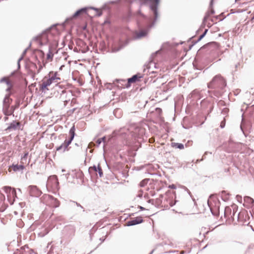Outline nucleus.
<instances>
[{
    "instance_id": "7ed1b4c3",
    "label": "nucleus",
    "mask_w": 254,
    "mask_h": 254,
    "mask_svg": "<svg viewBox=\"0 0 254 254\" xmlns=\"http://www.w3.org/2000/svg\"><path fill=\"white\" fill-rule=\"evenodd\" d=\"M232 209L230 207H226L225 209L224 215L227 219H232L235 220V215L237 211L238 207L234 205L232 206Z\"/></svg>"
},
{
    "instance_id": "4468645a",
    "label": "nucleus",
    "mask_w": 254,
    "mask_h": 254,
    "mask_svg": "<svg viewBox=\"0 0 254 254\" xmlns=\"http://www.w3.org/2000/svg\"><path fill=\"white\" fill-rule=\"evenodd\" d=\"M0 82H4L7 86L6 89L7 91H9L12 87V81L10 80L9 77H5L1 79Z\"/></svg>"
},
{
    "instance_id": "dca6fc26",
    "label": "nucleus",
    "mask_w": 254,
    "mask_h": 254,
    "mask_svg": "<svg viewBox=\"0 0 254 254\" xmlns=\"http://www.w3.org/2000/svg\"><path fill=\"white\" fill-rule=\"evenodd\" d=\"M88 8H89L87 7H84L77 10L72 16V18H76L83 13H86L87 10Z\"/></svg>"
},
{
    "instance_id": "f03ea898",
    "label": "nucleus",
    "mask_w": 254,
    "mask_h": 254,
    "mask_svg": "<svg viewBox=\"0 0 254 254\" xmlns=\"http://www.w3.org/2000/svg\"><path fill=\"white\" fill-rule=\"evenodd\" d=\"M50 30H48L42 32L40 35L37 36L35 40L36 42L41 45L47 44L48 42V33Z\"/></svg>"
},
{
    "instance_id": "c756f323",
    "label": "nucleus",
    "mask_w": 254,
    "mask_h": 254,
    "mask_svg": "<svg viewBox=\"0 0 254 254\" xmlns=\"http://www.w3.org/2000/svg\"><path fill=\"white\" fill-rule=\"evenodd\" d=\"M39 54H40V56H41L42 57L44 56V53H43V52L42 51H40L39 52Z\"/></svg>"
},
{
    "instance_id": "f704fd0d",
    "label": "nucleus",
    "mask_w": 254,
    "mask_h": 254,
    "mask_svg": "<svg viewBox=\"0 0 254 254\" xmlns=\"http://www.w3.org/2000/svg\"><path fill=\"white\" fill-rule=\"evenodd\" d=\"M213 12H214L213 10H211V14H213Z\"/></svg>"
},
{
    "instance_id": "f257e3e1",
    "label": "nucleus",
    "mask_w": 254,
    "mask_h": 254,
    "mask_svg": "<svg viewBox=\"0 0 254 254\" xmlns=\"http://www.w3.org/2000/svg\"><path fill=\"white\" fill-rule=\"evenodd\" d=\"M9 96L10 94L6 95L3 102L2 111L3 114L6 116L12 115L15 109L17 108L19 106L18 104L15 107L13 106H10L12 100L9 97Z\"/></svg>"
},
{
    "instance_id": "2f4dec72",
    "label": "nucleus",
    "mask_w": 254,
    "mask_h": 254,
    "mask_svg": "<svg viewBox=\"0 0 254 254\" xmlns=\"http://www.w3.org/2000/svg\"><path fill=\"white\" fill-rule=\"evenodd\" d=\"M204 36V35H203V34H202V35H201L200 36L199 39H202Z\"/></svg>"
},
{
    "instance_id": "a878e982",
    "label": "nucleus",
    "mask_w": 254,
    "mask_h": 254,
    "mask_svg": "<svg viewBox=\"0 0 254 254\" xmlns=\"http://www.w3.org/2000/svg\"><path fill=\"white\" fill-rule=\"evenodd\" d=\"M225 124H226V121H225V120L224 119L220 123V127L221 128H223L225 126Z\"/></svg>"
},
{
    "instance_id": "ddd939ff",
    "label": "nucleus",
    "mask_w": 254,
    "mask_h": 254,
    "mask_svg": "<svg viewBox=\"0 0 254 254\" xmlns=\"http://www.w3.org/2000/svg\"><path fill=\"white\" fill-rule=\"evenodd\" d=\"M49 79H52V82H58L59 80H60V77L59 76V75L57 72H54L52 71L49 73Z\"/></svg>"
},
{
    "instance_id": "58836bf2",
    "label": "nucleus",
    "mask_w": 254,
    "mask_h": 254,
    "mask_svg": "<svg viewBox=\"0 0 254 254\" xmlns=\"http://www.w3.org/2000/svg\"><path fill=\"white\" fill-rule=\"evenodd\" d=\"M150 142L152 141V140H151V139H149Z\"/></svg>"
},
{
    "instance_id": "72a5a7b5",
    "label": "nucleus",
    "mask_w": 254,
    "mask_h": 254,
    "mask_svg": "<svg viewBox=\"0 0 254 254\" xmlns=\"http://www.w3.org/2000/svg\"><path fill=\"white\" fill-rule=\"evenodd\" d=\"M8 119V118L7 117H4L5 121L7 120Z\"/></svg>"
},
{
    "instance_id": "6e6552de",
    "label": "nucleus",
    "mask_w": 254,
    "mask_h": 254,
    "mask_svg": "<svg viewBox=\"0 0 254 254\" xmlns=\"http://www.w3.org/2000/svg\"><path fill=\"white\" fill-rule=\"evenodd\" d=\"M29 193L31 196L38 197L41 193V191L35 186L29 187Z\"/></svg>"
},
{
    "instance_id": "412c9836",
    "label": "nucleus",
    "mask_w": 254,
    "mask_h": 254,
    "mask_svg": "<svg viewBox=\"0 0 254 254\" xmlns=\"http://www.w3.org/2000/svg\"><path fill=\"white\" fill-rule=\"evenodd\" d=\"M53 54L52 53V52L51 51H49V53L47 54V61H46V63L47 62H50V61H51L53 59Z\"/></svg>"
},
{
    "instance_id": "e433bc0d",
    "label": "nucleus",
    "mask_w": 254,
    "mask_h": 254,
    "mask_svg": "<svg viewBox=\"0 0 254 254\" xmlns=\"http://www.w3.org/2000/svg\"><path fill=\"white\" fill-rule=\"evenodd\" d=\"M153 201V200H149V202H150L151 201Z\"/></svg>"
},
{
    "instance_id": "aec40b11",
    "label": "nucleus",
    "mask_w": 254,
    "mask_h": 254,
    "mask_svg": "<svg viewBox=\"0 0 254 254\" xmlns=\"http://www.w3.org/2000/svg\"><path fill=\"white\" fill-rule=\"evenodd\" d=\"M162 199L163 197L162 196H160L159 197L156 198V204L158 206H163V204H162Z\"/></svg>"
},
{
    "instance_id": "c85d7f7f",
    "label": "nucleus",
    "mask_w": 254,
    "mask_h": 254,
    "mask_svg": "<svg viewBox=\"0 0 254 254\" xmlns=\"http://www.w3.org/2000/svg\"><path fill=\"white\" fill-rule=\"evenodd\" d=\"M26 155L27 154H25V155L24 156V157L23 158H22V161H21V163H23V161L26 158Z\"/></svg>"
},
{
    "instance_id": "b1692460",
    "label": "nucleus",
    "mask_w": 254,
    "mask_h": 254,
    "mask_svg": "<svg viewBox=\"0 0 254 254\" xmlns=\"http://www.w3.org/2000/svg\"><path fill=\"white\" fill-rule=\"evenodd\" d=\"M244 200L245 201H248L249 202H250L251 203H253L254 201V199L252 198L249 197V196L245 197Z\"/></svg>"
},
{
    "instance_id": "c9c22d12",
    "label": "nucleus",
    "mask_w": 254,
    "mask_h": 254,
    "mask_svg": "<svg viewBox=\"0 0 254 254\" xmlns=\"http://www.w3.org/2000/svg\"><path fill=\"white\" fill-rule=\"evenodd\" d=\"M41 69V68H40L38 70H37V73H38L39 72V70L40 69Z\"/></svg>"
},
{
    "instance_id": "473e14b6",
    "label": "nucleus",
    "mask_w": 254,
    "mask_h": 254,
    "mask_svg": "<svg viewBox=\"0 0 254 254\" xmlns=\"http://www.w3.org/2000/svg\"><path fill=\"white\" fill-rule=\"evenodd\" d=\"M64 65H63L61 66V67H60V70H62V68H63V67H64Z\"/></svg>"
},
{
    "instance_id": "4c0bfd02",
    "label": "nucleus",
    "mask_w": 254,
    "mask_h": 254,
    "mask_svg": "<svg viewBox=\"0 0 254 254\" xmlns=\"http://www.w3.org/2000/svg\"><path fill=\"white\" fill-rule=\"evenodd\" d=\"M150 142L152 141V140H151V139H149Z\"/></svg>"
},
{
    "instance_id": "20e7f679",
    "label": "nucleus",
    "mask_w": 254,
    "mask_h": 254,
    "mask_svg": "<svg viewBox=\"0 0 254 254\" xmlns=\"http://www.w3.org/2000/svg\"><path fill=\"white\" fill-rule=\"evenodd\" d=\"M75 127L73 126L69 130L70 138L68 140H65L64 142L57 148V150H59L63 148H64L65 150L67 146L71 143V141L73 140L75 135Z\"/></svg>"
},
{
    "instance_id": "9d476101",
    "label": "nucleus",
    "mask_w": 254,
    "mask_h": 254,
    "mask_svg": "<svg viewBox=\"0 0 254 254\" xmlns=\"http://www.w3.org/2000/svg\"><path fill=\"white\" fill-rule=\"evenodd\" d=\"M141 4H145L148 2L152 3L151 8L156 12V6L159 3V0H140Z\"/></svg>"
},
{
    "instance_id": "a211bd4d",
    "label": "nucleus",
    "mask_w": 254,
    "mask_h": 254,
    "mask_svg": "<svg viewBox=\"0 0 254 254\" xmlns=\"http://www.w3.org/2000/svg\"><path fill=\"white\" fill-rule=\"evenodd\" d=\"M11 168L14 171L16 172L18 171L23 170L25 168V167L23 165L16 164L15 165H13L11 166Z\"/></svg>"
},
{
    "instance_id": "bb28decb",
    "label": "nucleus",
    "mask_w": 254,
    "mask_h": 254,
    "mask_svg": "<svg viewBox=\"0 0 254 254\" xmlns=\"http://www.w3.org/2000/svg\"><path fill=\"white\" fill-rule=\"evenodd\" d=\"M209 19V14L207 13L204 17V21H207V20Z\"/></svg>"
},
{
    "instance_id": "6ab92c4d",
    "label": "nucleus",
    "mask_w": 254,
    "mask_h": 254,
    "mask_svg": "<svg viewBox=\"0 0 254 254\" xmlns=\"http://www.w3.org/2000/svg\"><path fill=\"white\" fill-rule=\"evenodd\" d=\"M20 125L19 122H13L7 127L6 130H10L11 129H15L18 126Z\"/></svg>"
},
{
    "instance_id": "9b49d317",
    "label": "nucleus",
    "mask_w": 254,
    "mask_h": 254,
    "mask_svg": "<svg viewBox=\"0 0 254 254\" xmlns=\"http://www.w3.org/2000/svg\"><path fill=\"white\" fill-rule=\"evenodd\" d=\"M143 222V219L142 217L139 216L136 217L133 219L128 221L127 222V226H132L136 224H140Z\"/></svg>"
},
{
    "instance_id": "7c9ffc66",
    "label": "nucleus",
    "mask_w": 254,
    "mask_h": 254,
    "mask_svg": "<svg viewBox=\"0 0 254 254\" xmlns=\"http://www.w3.org/2000/svg\"><path fill=\"white\" fill-rule=\"evenodd\" d=\"M207 31V29H206V30H205L204 32V33L203 34V35H204V36L206 34V33Z\"/></svg>"
},
{
    "instance_id": "39448f33",
    "label": "nucleus",
    "mask_w": 254,
    "mask_h": 254,
    "mask_svg": "<svg viewBox=\"0 0 254 254\" xmlns=\"http://www.w3.org/2000/svg\"><path fill=\"white\" fill-rule=\"evenodd\" d=\"M224 84V79L220 75H216L215 76L211 82L210 83V86L214 87L223 86Z\"/></svg>"
},
{
    "instance_id": "423d86ee",
    "label": "nucleus",
    "mask_w": 254,
    "mask_h": 254,
    "mask_svg": "<svg viewBox=\"0 0 254 254\" xmlns=\"http://www.w3.org/2000/svg\"><path fill=\"white\" fill-rule=\"evenodd\" d=\"M52 79H49L47 77L43 78L42 81V83L40 84V89L42 92H45L49 90L48 87L52 84Z\"/></svg>"
},
{
    "instance_id": "5701e85b",
    "label": "nucleus",
    "mask_w": 254,
    "mask_h": 254,
    "mask_svg": "<svg viewBox=\"0 0 254 254\" xmlns=\"http://www.w3.org/2000/svg\"><path fill=\"white\" fill-rule=\"evenodd\" d=\"M5 191H6V192H8V191H9V192H10V191H11V193H12V194L13 195H16V191H15V189H11V188H10V187H5Z\"/></svg>"
},
{
    "instance_id": "1a4fd4ad",
    "label": "nucleus",
    "mask_w": 254,
    "mask_h": 254,
    "mask_svg": "<svg viewBox=\"0 0 254 254\" xmlns=\"http://www.w3.org/2000/svg\"><path fill=\"white\" fill-rule=\"evenodd\" d=\"M88 171L90 174H92L93 173L96 174V172H98L100 177H102L103 174L102 169L99 164L98 165L97 167L94 166L89 167Z\"/></svg>"
},
{
    "instance_id": "2eb2a0df",
    "label": "nucleus",
    "mask_w": 254,
    "mask_h": 254,
    "mask_svg": "<svg viewBox=\"0 0 254 254\" xmlns=\"http://www.w3.org/2000/svg\"><path fill=\"white\" fill-rule=\"evenodd\" d=\"M142 77L140 74L133 75L132 77L128 79V83L131 84L139 81Z\"/></svg>"
},
{
    "instance_id": "4be33fe9",
    "label": "nucleus",
    "mask_w": 254,
    "mask_h": 254,
    "mask_svg": "<svg viewBox=\"0 0 254 254\" xmlns=\"http://www.w3.org/2000/svg\"><path fill=\"white\" fill-rule=\"evenodd\" d=\"M149 181V179H145L143 180L140 183V186L141 187H145L148 183V181Z\"/></svg>"
},
{
    "instance_id": "f3484780",
    "label": "nucleus",
    "mask_w": 254,
    "mask_h": 254,
    "mask_svg": "<svg viewBox=\"0 0 254 254\" xmlns=\"http://www.w3.org/2000/svg\"><path fill=\"white\" fill-rule=\"evenodd\" d=\"M147 31L146 30H141L140 31L136 33V36L138 38H142L145 36L147 34Z\"/></svg>"
},
{
    "instance_id": "f8f14e48",
    "label": "nucleus",
    "mask_w": 254,
    "mask_h": 254,
    "mask_svg": "<svg viewBox=\"0 0 254 254\" xmlns=\"http://www.w3.org/2000/svg\"><path fill=\"white\" fill-rule=\"evenodd\" d=\"M51 183L53 184V187L55 189H57L58 188L59 182L58 179L56 176H53L50 177L48 181V184L50 185Z\"/></svg>"
},
{
    "instance_id": "0eeeda50",
    "label": "nucleus",
    "mask_w": 254,
    "mask_h": 254,
    "mask_svg": "<svg viewBox=\"0 0 254 254\" xmlns=\"http://www.w3.org/2000/svg\"><path fill=\"white\" fill-rule=\"evenodd\" d=\"M249 216L247 211L245 210L241 211L237 215V221L241 223H245L248 221Z\"/></svg>"
},
{
    "instance_id": "cd10ccee",
    "label": "nucleus",
    "mask_w": 254,
    "mask_h": 254,
    "mask_svg": "<svg viewBox=\"0 0 254 254\" xmlns=\"http://www.w3.org/2000/svg\"><path fill=\"white\" fill-rule=\"evenodd\" d=\"M104 138H100V139H98L97 141V143L98 144H100L101 143V141H102V140Z\"/></svg>"
},
{
    "instance_id": "393cba45",
    "label": "nucleus",
    "mask_w": 254,
    "mask_h": 254,
    "mask_svg": "<svg viewBox=\"0 0 254 254\" xmlns=\"http://www.w3.org/2000/svg\"><path fill=\"white\" fill-rule=\"evenodd\" d=\"M175 147H176L178 148H179L180 149H183L184 148V145L182 143H176L174 145Z\"/></svg>"
}]
</instances>
